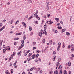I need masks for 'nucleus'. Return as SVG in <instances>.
Returning <instances> with one entry per match:
<instances>
[{"label":"nucleus","mask_w":74,"mask_h":74,"mask_svg":"<svg viewBox=\"0 0 74 74\" xmlns=\"http://www.w3.org/2000/svg\"><path fill=\"white\" fill-rule=\"evenodd\" d=\"M41 32L42 33V34H45V35H47V34H48L47 33V32L46 31H45V32L43 31V30H42V29L41 30Z\"/></svg>","instance_id":"obj_1"},{"label":"nucleus","mask_w":74,"mask_h":74,"mask_svg":"<svg viewBox=\"0 0 74 74\" xmlns=\"http://www.w3.org/2000/svg\"><path fill=\"white\" fill-rule=\"evenodd\" d=\"M14 58V56L12 54L11 55V57H10L9 58V60H11V59H13V58Z\"/></svg>","instance_id":"obj_2"},{"label":"nucleus","mask_w":74,"mask_h":74,"mask_svg":"<svg viewBox=\"0 0 74 74\" xmlns=\"http://www.w3.org/2000/svg\"><path fill=\"white\" fill-rule=\"evenodd\" d=\"M38 35L40 37H42V34L41 32H39L38 33Z\"/></svg>","instance_id":"obj_3"},{"label":"nucleus","mask_w":74,"mask_h":74,"mask_svg":"<svg viewBox=\"0 0 74 74\" xmlns=\"http://www.w3.org/2000/svg\"><path fill=\"white\" fill-rule=\"evenodd\" d=\"M59 62H58L56 65L57 67H56V69L57 70H58L59 69V67H58V66H59Z\"/></svg>","instance_id":"obj_4"},{"label":"nucleus","mask_w":74,"mask_h":74,"mask_svg":"<svg viewBox=\"0 0 74 74\" xmlns=\"http://www.w3.org/2000/svg\"><path fill=\"white\" fill-rule=\"evenodd\" d=\"M10 49H11L9 47H6V50L7 51H10Z\"/></svg>","instance_id":"obj_5"},{"label":"nucleus","mask_w":74,"mask_h":74,"mask_svg":"<svg viewBox=\"0 0 74 74\" xmlns=\"http://www.w3.org/2000/svg\"><path fill=\"white\" fill-rule=\"evenodd\" d=\"M5 25L3 27L1 28L0 29V31L1 32L5 28Z\"/></svg>","instance_id":"obj_6"},{"label":"nucleus","mask_w":74,"mask_h":74,"mask_svg":"<svg viewBox=\"0 0 74 74\" xmlns=\"http://www.w3.org/2000/svg\"><path fill=\"white\" fill-rule=\"evenodd\" d=\"M31 59H32L31 57L30 58V57H28V58L27 59V61H30V60H31Z\"/></svg>","instance_id":"obj_7"},{"label":"nucleus","mask_w":74,"mask_h":74,"mask_svg":"<svg viewBox=\"0 0 74 74\" xmlns=\"http://www.w3.org/2000/svg\"><path fill=\"white\" fill-rule=\"evenodd\" d=\"M22 24L23 26H25V28H26V25L25 24V23H24V22H23Z\"/></svg>","instance_id":"obj_8"},{"label":"nucleus","mask_w":74,"mask_h":74,"mask_svg":"<svg viewBox=\"0 0 74 74\" xmlns=\"http://www.w3.org/2000/svg\"><path fill=\"white\" fill-rule=\"evenodd\" d=\"M38 15H37V14H36V13H35L34 14V16L36 18H37L38 17Z\"/></svg>","instance_id":"obj_9"},{"label":"nucleus","mask_w":74,"mask_h":74,"mask_svg":"<svg viewBox=\"0 0 74 74\" xmlns=\"http://www.w3.org/2000/svg\"><path fill=\"white\" fill-rule=\"evenodd\" d=\"M55 19H56V20L57 22H59V18H56Z\"/></svg>","instance_id":"obj_10"},{"label":"nucleus","mask_w":74,"mask_h":74,"mask_svg":"<svg viewBox=\"0 0 74 74\" xmlns=\"http://www.w3.org/2000/svg\"><path fill=\"white\" fill-rule=\"evenodd\" d=\"M58 71L57 70L56 71H54V74H58Z\"/></svg>","instance_id":"obj_11"},{"label":"nucleus","mask_w":74,"mask_h":74,"mask_svg":"<svg viewBox=\"0 0 74 74\" xmlns=\"http://www.w3.org/2000/svg\"><path fill=\"white\" fill-rule=\"evenodd\" d=\"M65 31H66V29H63L61 30V32L63 33V32H65Z\"/></svg>","instance_id":"obj_12"},{"label":"nucleus","mask_w":74,"mask_h":74,"mask_svg":"<svg viewBox=\"0 0 74 74\" xmlns=\"http://www.w3.org/2000/svg\"><path fill=\"white\" fill-rule=\"evenodd\" d=\"M62 73H63V71H62V70L61 69L60 70V72L59 73V74H62Z\"/></svg>","instance_id":"obj_13"},{"label":"nucleus","mask_w":74,"mask_h":74,"mask_svg":"<svg viewBox=\"0 0 74 74\" xmlns=\"http://www.w3.org/2000/svg\"><path fill=\"white\" fill-rule=\"evenodd\" d=\"M57 28L59 30H61L62 29V27H59V26Z\"/></svg>","instance_id":"obj_14"},{"label":"nucleus","mask_w":74,"mask_h":74,"mask_svg":"<svg viewBox=\"0 0 74 74\" xmlns=\"http://www.w3.org/2000/svg\"><path fill=\"white\" fill-rule=\"evenodd\" d=\"M49 22L50 23H49V25H51L53 23V22L51 20H50Z\"/></svg>","instance_id":"obj_15"},{"label":"nucleus","mask_w":74,"mask_h":74,"mask_svg":"<svg viewBox=\"0 0 74 74\" xmlns=\"http://www.w3.org/2000/svg\"><path fill=\"white\" fill-rule=\"evenodd\" d=\"M71 66V62H68V66L70 67Z\"/></svg>","instance_id":"obj_16"},{"label":"nucleus","mask_w":74,"mask_h":74,"mask_svg":"<svg viewBox=\"0 0 74 74\" xmlns=\"http://www.w3.org/2000/svg\"><path fill=\"white\" fill-rule=\"evenodd\" d=\"M35 56H36V55H32V59H34V58H35Z\"/></svg>","instance_id":"obj_17"},{"label":"nucleus","mask_w":74,"mask_h":74,"mask_svg":"<svg viewBox=\"0 0 74 74\" xmlns=\"http://www.w3.org/2000/svg\"><path fill=\"white\" fill-rule=\"evenodd\" d=\"M6 52V49H4L3 50V53H5V52Z\"/></svg>","instance_id":"obj_18"},{"label":"nucleus","mask_w":74,"mask_h":74,"mask_svg":"<svg viewBox=\"0 0 74 74\" xmlns=\"http://www.w3.org/2000/svg\"><path fill=\"white\" fill-rule=\"evenodd\" d=\"M6 74H10L8 72V71L7 70L5 72Z\"/></svg>","instance_id":"obj_19"},{"label":"nucleus","mask_w":74,"mask_h":74,"mask_svg":"<svg viewBox=\"0 0 74 74\" xmlns=\"http://www.w3.org/2000/svg\"><path fill=\"white\" fill-rule=\"evenodd\" d=\"M61 60H62V58H59L58 59V62H60V61H61Z\"/></svg>","instance_id":"obj_20"},{"label":"nucleus","mask_w":74,"mask_h":74,"mask_svg":"<svg viewBox=\"0 0 74 74\" xmlns=\"http://www.w3.org/2000/svg\"><path fill=\"white\" fill-rule=\"evenodd\" d=\"M34 22L35 23H36V24H38V21H34Z\"/></svg>","instance_id":"obj_21"},{"label":"nucleus","mask_w":74,"mask_h":74,"mask_svg":"<svg viewBox=\"0 0 74 74\" xmlns=\"http://www.w3.org/2000/svg\"><path fill=\"white\" fill-rule=\"evenodd\" d=\"M32 53H30L29 54V55H28V58H30V56H32Z\"/></svg>","instance_id":"obj_22"},{"label":"nucleus","mask_w":74,"mask_h":74,"mask_svg":"<svg viewBox=\"0 0 74 74\" xmlns=\"http://www.w3.org/2000/svg\"><path fill=\"white\" fill-rule=\"evenodd\" d=\"M62 67H63V66H62V65H60L59 66V69H62Z\"/></svg>","instance_id":"obj_23"},{"label":"nucleus","mask_w":74,"mask_h":74,"mask_svg":"<svg viewBox=\"0 0 74 74\" xmlns=\"http://www.w3.org/2000/svg\"><path fill=\"white\" fill-rule=\"evenodd\" d=\"M53 74V71H51L49 72V74Z\"/></svg>","instance_id":"obj_24"},{"label":"nucleus","mask_w":74,"mask_h":74,"mask_svg":"<svg viewBox=\"0 0 74 74\" xmlns=\"http://www.w3.org/2000/svg\"><path fill=\"white\" fill-rule=\"evenodd\" d=\"M66 34L67 35V36H69V35H70V33H69L68 32H67L66 33Z\"/></svg>","instance_id":"obj_25"},{"label":"nucleus","mask_w":74,"mask_h":74,"mask_svg":"<svg viewBox=\"0 0 74 74\" xmlns=\"http://www.w3.org/2000/svg\"><path fill=\"white\" fill-rule=\"evenodd\" d=\"M11 73L12 74L13 73H14V70H13V69H12L11 70Z\"/></svg>","instance_id":"obj_26"},{"label":"nucleus","mask_w":74,"mask_h":74,"mask_svg":"<svg viewBox=\"0 0 74 74\" xmlns=\"http://www.w3.org/2000/svg\"><path fill=\"white\" fill-rule=\"evenodd\" d=\"M29 30H30V31H31V30H32V28L31 27L29 26Z\"/></svg>","instance_id":"obj_27"},{"label":"nucleus","mask_w":74,"mask_h":74,"mask_svg":"<svg viewBox=\"0 0 74 74\" xmlns=\"http://www.w3.org/2000/svg\"><path fill=\"white\" fill-rule=\"evenodd\" d=\"M19 20H17L16 21V22L15 23V24L16 25V24H18V23H19Z\"/></svg>","instance_id":"obj_28"},{"label":"nucleus","mask_w":74,"mask_h":74,"mask_svg":"<svg viewBox=\"0 0 74 74\" xmlns=\"http://www.w3.org/2000/svg\"><path fill=\"white\" fill-rule=\"evenodd\" d=\"M64 74H67V71H66V70H64Z\"/></svg>","instance_id":"obj_29"},{"label":"nucleus","mask_w":74,"mask_h":74,"mask_svg":"<svg viewBox=\"0 0 74 74\" xmlns=\"http://www.w3.org/2000/svg\"><path fill=\"white\" fill-rule=\"evenodd\" d=\"M52 40H51L49 41V43H50L51 45L52 44Z\"/></svg>","instance_id":"obj_30"},{"label":"nucleus","mask_w":74,"mask_h":74,"mask_svg":"<svg viewBox=\"0 0 74 74\" xmlns=\"http://www.w3.org/2000/svg\"><path fill=\"white\" fill-rule=\"evenodd\" d=\"M21 47L22 48H23V47H24V44H21Z\"/></svg>","instance_id":"obj_31"},{"label":"nucleus","mask_w":74,"mask_h":74,"mask_svg":"<svg viewBox=\"0 0 74 74\" xmlns=\"http://www.w3.org/2000/svg\"><path fill=\"white\" fill-rule=\"evenodd\" d=\"M21 42L22 44H24V40H21Z\"/></svg>","instance_id":"obj_32"},{"label":"nucleus","mask_w":74,"mask_h":74,"mask_svg":"<svg viewBox=\"0 0 74 74\" xmlns=\"http://www.w3.org/2000/svg\"><path fill=\"white\" fill-rule=\"evenodd\" d=\"M21 53L22 51H20L18 53H17V55H20V54H21Z\"/></svg>","instance_id":"obj_33"},{"label":"nucleus","mask_w":74,"mask_h":74,"mask_svg":"<svg viewBox=\"0 0 74 74\" xmlns=\"http://www.w3.org/2000/svg\"><path fill=\"white\" fill-rule=\"evenodd\" d=\"M15 40H19V38H16L14 39Z\"/></svg>","instance_id":"obj_34"},{"label":"nucleus","mask_w":74,"mask_h":74,"mask_svg":"<svg viewBox=\"0 0 74 74\" xmlns=\"http://www.w3.org/2000/svg\"><path fill=\"white\" fill-rule=\"evenodd\" d=\"M36 48H37V47H34L32 49L33 50H34V49H36Z\"/></svg>","instance_id":"obj_35"},{"label":"nucleus","mask_w":74,"mask_h":74,"mask_svg":"<svg viewBox=\"0 0 74 74\" xmlns=\"http://www.w3.org/2000/svg\"><path fill=\"white\" fill-rule=\"evenodd\" d=\"M13 20H12L11 21V22L10 23V24H12V23L13 22Z\"/></svg>","instance_id":"obj_36"},{"label":"nucleus","mask_w":74,"mask_h":74,"mask_svg":"<svg viewBox=\"0 0 74 74\" xmlns=\"http://www.w3.org/2000/svg\"><path fill=\"white\" fill-rule=\"evenodd\" d=\"M42 70H41L39 71V73H40V74H42Z\"/></svg>","instance_id":"obj_37"},{"label":"nucleus","mask_w":74,"mask_h":74,"mask_svg":"<svg viewBox=\"0 0 74 74\" xmlns=\"http://www.w3.org/2000/svg\"><path fill=\"white\" fill-rule=\"evenodd\" d=\"M36 18H37V19L38 20H40V18L38 17H38H36Z\"/></svg>","instance_id":"obj_38"},{"label":"nucleus","mask_w":74,"mask_h":74,"mask_svg":"<svg viewBox=\"0 0 74 74\" xmlns=\"http://www.w3.org/2000/svg\"><path fill=\"white\" fill-rule=\"evenodd\" d=\"M38 56H39V54H38L36 55V58H37L38 57Z\"/></svg>","instance_id":"obj_39"},{"label":"nucleus","mask_w":74,"mask_h":74,"mask_svg":"<svg viewBox=\"0 0 74 74\" xmlns=\"http://www.w3.org/2000/svg\"><path fill=\"white\" fill-rule=\"evenodd\" d=\"M33 69H34V68H31L30 70V71H33Z\"/></svg>","instance_id":"obj_40"},{"label":"nucleus","mask_w":74,"mask_h":74,"mask_svg":"<svg viewBox=\"0 0 74 74\" xmlns=\"http://www.w3.org/2000/svg\"><path fill=\"white\" fill-rule=\"evenodd\" d=\"M42 41H43V43H45V40L43 39V40Z\"/></svg>","instance_id":"obj_41"},{"label":"nucleus","mask_w":74,"mask_h":74,"mask_svg":"<svg viewBox=\"0 0 74 74\" xmlns=\"http://www.w3.org/2000/svg\"><path fill=\"white\" fill-rule=\"evenodd\" d=\"M36 70H37L38 71H40V68H38L36 69Z\"/></svg>","instance_id":"obj_42"},{"label":"nucleus","mask_w":74,"mask_h":74,"mask_svg":"<svg viewBox=\"0 0 74 74\" xmlns=\"http://www.w3.org/2000/svg\"><path fill=\"white\" fill-rule=\"evenodd\" d=\"M23 40H25L26 39V37L25 36H24L23 37Z\"/></svg>","instance_id":"obj_43"},{"label":"nucleus","mask_w":74,"mask_h":74,"mask_svg":"<svg viewBox=\"0 0 74 74\" xmlns=\"http://www.w3.org/2000/svg\"><path fill=\"white\" fill-rule=\"evenodd\" d=\"M47 16V17L49 18V16H50V14H48Z\"/></svg>","instance_id":"obj_44"},{"label":"nucleus","mask_w":74,"mask_h":74,"mask_svg":"<svg viewBox=\"0 0 74 74\" xmlns=\"http://www.w3.org/2000/svg\"><path fill=\"white\" fill-rule=\"evenodd\" d=\"M27 55V52H26L25 53L24 55L25 56H26Z\"/></svg>","instance_id":"obj_45"},{"label":"nucleus","mask_w":74,"mask_h":74,"mask_svg":"<svg viewBox=\"0 0 74 74\" xmlns=\"http://www.w3.org/2000/svg\"><path fill=\"white\" fill-rule=\"evenodd\" d=\"M38 59L39 61H40V62H41V60L40 59V58H39Z\"/></svg>","instance_id":"obj_46"},{"label":"nucleus","mask_w":74,"mask_h":74,"mask_svg":"<svg viewBox=\"0 0 74 74\" xmlns=\"http://www.w3.org/2000/svg\"><path fill=\"white\" fill-rule=\"evenodd\" d=\"M40 52V51H39V50H36V53H38Z\"/></svg>","instance_id":"obj_47"},{"label":"nucleus","mask_w":74,"mask_h":74,"mask_svg":"<svg viewBox=\"0 0 74 74\" xmlns=\"http://www.w3.org/2000/svg\"><path fill=\"white\" fill-rule=\"evenodd\" d=\"M16 35H20L19 33H17L16 34Z\"/></svg>","instance_id":"obj_48"},{"label":"nucleus","mask_w":74,"mask_h":74,"mask_svg":"<svg viewBox=\"0 0 74 74\" xmlns=\"http://www.w3.org/2000/svg\"><path fill=\"white\" fill-rule=\"evenodd\" d=\"M30 50H28L26 52L27 53H29V52H30Z\"/></svg>","instance_id":"obj_49"},{"label":"nucleus","mask_w":74,"mask_h":74,"mask_svg":"<svg viewBox=\"0 0 74 74\" xmlns=\"http://www.w3.org/2000/svg\"><path fill=\"white\" fill-rule=\"evenodd\" d=\"M71 46L70 45H69L68 47V48H69H69L71 47Z\"/></svg>","instance_id":"obj_50"},{"label":"nucleus","mask_w":74,"mask_h":74,"mask_svg":"<svg viewBox=\"0 0 74 74\" xmlns=\"http://www.w3.org/2000/svg\"><path fill=\"white\" fill-rule=\"evenodd\" d=\"M38 10H37V11H36L35 14H38Z\"/></svg>","instance_id":"obj_51"},{"label":"nucleus","mask_w":74,"mask_h":74,"mask_svg":"<svg viewBox=\"0 0 74 74\" xmlns=\"http://www.w3.org/2000/svg\"><path fill=\"white\" fill-rule=\"evenodd\" d=\"M48 46L46 47L45 49V50H46V49H48Z\"/></svg>","instance_id":"obj_52"},{"label":"nucleus","mask_w":74,"mask_h":74,"mask_svg":"<svg viewBox=\"0 0 74 74\" xmlns=\"http://www.w3.org/2000/svg\"><path fill=\"white\" fill-rule=\"evenodd\" d=\"M58 45H59V46H60V45H61V43L60 42L58 44Z\"/></svg>","instance_id":"obj_53"},{"label":"nucleus","mask_w":74,"mask_h":74,"mask_svg":"<svg viewBox=\"0 0 74 74\" xmlns=\"http://www.w3.org/2000/svg\"><path fill=\"white\" fill-rule=\"evenodd\" d=\"M74 48H72V49H71V52H73V51H74Z\"/></svg>","instance_id":"obj_54"},{"label":"nucleus","mask_w":74,"mask_h":74,"mask_svg":"<svg viewBox=\"0 0 74 74\" xmlns=\"http://www.w3.org/2000/svg\"><path fill=\"white\" fill-rule=\"evenodd\" d=\"M28 17H29V16H28V15H27L25 16V18H27Z\"/></svg>","instance_id":"obj_55"},{"label":"nucleus","mask_w":74,"mask_h":74,"mask_svg":"<svg viewBox=\"0 0 74 74\" xmlns=\"http://www.w3.org/2000/svg\"><path fill=\"white\" fill-rule=\"evenodd\" d=\"M32 44H33V45H35L36 44V43L35 42H33V43H32Z\"/></svg>","instance_id":"obj_56"},{"label":"nucleus","mask_w":74,"mask_h":74,"mask_svg":"<svg viewBox=\"0 0 74 74\" xmlns=\"http://www.w3.org/2000/svg\"><path fill=\"white\" fill-rule=\"evenodd\" d=\"M53 54L54 55H56V52H55V51H54L53 52Z\"/></svg>","instance_id":"obj_57"},{"label":"nucleus","mask_w":74,"mask_h":74,"mask_svg":"<svg viewBox=\"0 0 74 74\" xmlns=\"http://www.w3.org/2000/svg\"><path fill=\"white\" fill-rule=\"evenodd\" d=\"M53 57H54L53 58H54V59H56V56L55 55L53 56Z\"/></svg>","instance_id":"obj_58"},{"label":"nucleus","mask_w":74,"mask_h":74,"mask_svg":"<svg viewBox=\"0 0 74 74\" xmlns=\"http://www.w3.org/2000/svg\"><path fill=\"white\" fill-rule=\"evenodd\" d=\"M54 33H58V31L57 30L55 31L54 32Z\"/></svg>","instance_id":"obj_59"},{"label":"nucleus","mask_w":74,"mask_h":74,"mask_svg":"<svg viewBox=\"0 0 74 74\" xmlns=\"http://www.w3.org/2000/svg\"><path fill=\"white\" fill-rule=\"evenodd\" d=\"M2 25H3V24H2V23H0V27H1V26H2Z\"/></svg>","instance_id":"obj_60"},{"label":"nucleus","mask_w":74,"mask_h":74,"mask_svg":"<svg viewBox=\"0 0 74 74\" xmlns=\"http://www.w3.org/2000/svg\"><path fill=\"white\" fill-rule=\"evenodd\" d=\"M22 48V47H19V48H18V49L20 50Z\"/></svg>","instance_id":"obj_61"},{"label":"nucleus","mask_w":74,"mask_h":74,"mask_svg":"<svg viewBox=\"0 0 74 74\" xmlns=\"http://www.w3.org/2000/svg\"><path fill=\"white\" fill-rule=\"evenodd\" d=\"M16 64L15 63H14L13 64V66H16Z\"/></svg>","instance_id":"obj_62"},{"label":"nucleus","mask_w":74,"mask_h":74,"mask_svg":"<svg viewBox=\"0 0 74 74\" xmlns=\"http://www.w3.org/2000/svg\"><path fill=\"white\" fill-rule=\"evenodd\" d=\"M44 27L45 28H46V27H47V25H44Z\"/></svg>","instance_id":"obj_63"},{"label":"nucleus","mask_w":74,"mask_h":74,"mask_svg":"<svg viewBox=\"0 0 74 74\" xmlns=\"http://www.w3.org/2000/svg\"><path fill=\"white\" fill-rule=\"evenodd\" d=\"M71 56H72V57H73V58L74 57V55L73 54H72Z\"/></svg>","instance_id":"obj_64"}]
</instances>
